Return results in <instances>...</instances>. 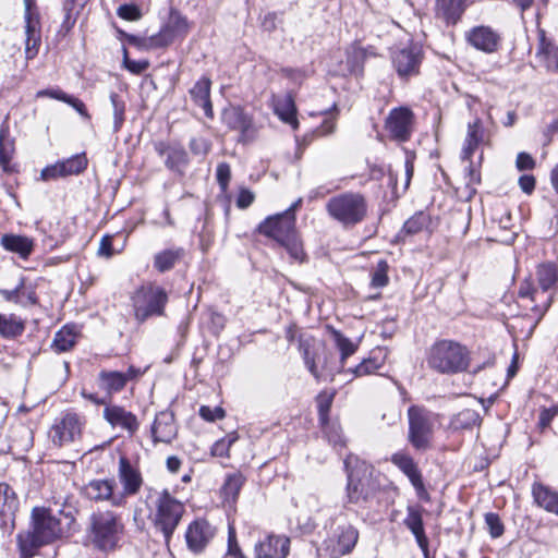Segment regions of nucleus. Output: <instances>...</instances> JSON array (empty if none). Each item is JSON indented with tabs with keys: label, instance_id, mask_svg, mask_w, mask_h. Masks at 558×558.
<instances>
[{
	"label": "nucleus",
	"instance_id": "52",
	"mask_svg": "<svg viewBox=\"0 0 558 558\" xmlns=\"http://www.w3.org/2000/svg\"><path fill=\"white\" fill-rule=\"evenodd\" d=\"M485 130L480 119H475L474 122L468 124V133L465 140L472 142L476 146L484 143Z\"/></svg>",
	"mask_w": 558,
	"mask_h": 558
},
{
	"label": "nucleus",
	"instance_id": "14",
	"mask_svg": "<svg viewBox=\"0 0 558 558\" xmlns=\"http://www.w3.org/2000/svg\"><path fill=\"white\" fill-rule=\"evenodd\" d=\"M189 29L187 19L178 11H171L166 25L150 37V45L155 48L167 47L177 39H183Z\"/></svg>",
	"mask_w": 558,
	"mask_h": 558
},
{
	"label": "nucleus",
	"instance_id": "55",
	"mask_svg": "<svg viewBox=\"0 0 558 558\" xmlns=\"http://www.w3.org/2000/svg\"><path fill=\"white\" fill-rule=\"evenodd\" d=\"M216 179L222 192H226L231 179V169L227 162H220L216 169Z\"/></svg>",
	"mask_w": 558,
	"mask_h": 558
},
{
	"label": "nucleus",
	"instance_id": "60",
	"mask_svg": "<svg viewBox=\"0 0 558 558\" xmlns=\"http://www.w3.org/2000/svg\"><path fill=\"white\" fill-rule=\"evenodd\" d=\"M235 439L234 436H229L228 438L217 440L211 447V454L220 458L228 457L229 449Z\"/></svg>",
	"mask_w": 558,
	"mask_h": 558
},
{
	"label": "nucleus",
	"instance_id": "39",
	"mask_svg": "<svg viewBox=\"0 0 558 558\" xmlns=\"http://www.w3.org/2000/svg\"><path fill=\"white\" fill-rule=\"evenodd\" d=\"M88 0H64L62 4L63 21L61 24L62 29L65 32L71 31L85 8Z\"/></svg>",
	"mask_w": 558,
	"mask_h": 558
},
{
	"label": "nucleus",
	"instance_id": "31",
	"mask_svg": "<svg viewBox=\"0 0 558 558\" xmlns=\"http://www.w3.org/2000/svg\"><path fill=\"white\" fill-rule=\"evenodd\" d=\"M519 296L522 299H530L535 303L531 308L539 320L549 308L553 295H544L539 288H533L530 282L522 283L519 290Z\"/></svg>",
	"mask_w": 558,
	"mask_h": 558
},
{
	"label": "nucleus",
	"instance_id": "42",
	"mask_svg": "<svg viewBox=\"0 0 558 558\" xmlns=\"http://www.w3.org/2000/svg\"><path fill=\"white\" fill-rule=\"evenodd\" d=\"M329 330L337 349L340 351V367L342 368L344 366L345 360L356 352L359 344L332 327H329Z\"/></svg>",
	"mask_w": 558,
	"mask_h": 558
},
{
	"label": "nucleus",
	"instance_id": "46",
	"mask_svg": "<svg viewBox=\"0 0 558 558\" xmlns=\"http://www.w3.org/2000/svg\"><path fill=\"white\" fill-rule=\"evenodd\" d=\"M280 245L286 248L293 260L298 263H304L306 260V254L304 252L303 244L299 239L298 232Z\"/></svg>",
	"mask_w": 558,
	"mask_h": 558
},
{
	"label": "nucleus",
	"instance_id": "47",
	"mask_svg": "<svg viewBox=\"0 0 558 558\" xmlns=\"http://www.w3.org/2000/svg\"><path fill=\"white\" fill-rule=\"evenodd\" d=\"M110 101L113 109V131L118 132L124 122L125 102L114 92L110 94Z\"/></svg>",
	"mask_w": 558,
	"mask_h": 558
},
{
	"label": "nucleus",
	"instance_id": "57",
	"mask_svg": "<svg viewBox=\"0 0 558 558\" xmlns=\"http://www.w3.org/2000/svg\"><path fill=\"white\" fill-rule=\"evenodd\" d=\"M199 416L207 422H215L225 417L226 412L221 407L211 408L209 405H202L199 408Z\"/></svg>",
	"mask_w": 558,
	"mask_h": 558
},
{
	"label": "nucleus",
	"instance_id": "58",
	"mask_svg": "<svg viewBox=\"0 0 558 558\" xmlns=\"http://www.w3.org/2000/svg\"><path fill=\"white\" fill-rule=\"evenodd\" d=\"M558 415V403L549 408H542L538 415V426L542 429L549 427L553 420Z\"/></svg>",
	"mask_w": 558,
	"mask_h": 558
},
{
	"label": "nucleus",
	"instance_id": "59",
	"mask_svg": "<svg viewBox=\"0 0 558 558\" xmlns=\"http://www.w3.org/2000/svg\"><path fill=\"white\" fill-rule=\"evenodd\" d=\"M404 525L409 530H418L421 526H424L423 518L420 510H417L414 507H408V513L404 519Z\"/></svg>",
	"mask_w": 558,
	"mask_h": 558
},
{
	"label": "nucleus",
	"instance_id": "7",
	"mask_svg": "<svg viewBox=\"0 0 558 558\" xmlns=\"http://www.w3.org/2000/svg\"><path fill=\"white\" fill-rule=\"evenodd\" d=\"M135 319L144 323L153 316H162L168 303L166 290L156 283H146L137 288L131 298Z\"/></svg>",
	"mask_w": 558,
	"mask_h": 558
},
{
	"label": "nucleus",
	"instance_id": "61",
	"mask_svg": "<svg viewBox=\"0 0 558 558\" xmlns=\"http://www.w3.org/2000/svg\"><path fill=\"white\" fill-rule=\"evenodd\" d=\"M410 531L414 535L415 541L424 555V558H433L429 554V549H428L429 541L425 534L424 526H421L418 530L415 529V530H410Z\"/></svg>",
	"mask_w": 558,
	"mask_h": 558
},
{
	"label": "nucleus",
	"instance_id": "6",
	"mask_svg": "<svg viewBox=\"0 0 558 558\" xmlns=\"http://www.w3.org/2000/svg\"><path fill=\"white\" fill-rule=\"evenodd\" d=\"M154 505V526L163 535L166 544H169L185 512V506L167 489L156 493Z\"/></svg>",
	"mask_w": 558,
	"mask_h": 558
},
{
	"label": "nucleus",
	"instance_id": "37",
	"mask_svg": "<svg viewBox=\"0 0 558 558\" xmlns=\"http://www.w3.org/2000/svg\"><path fill=\"white\" fill-rule=\"evenodd\" d=\"M481 423L482 417L476 410L463 409L451 417L450 427L453 430L472 429Z\"/></svg>",
	"mask_w": 558,
	"mask_h": 558
},
{
	"label": "nucleus",
	"instance_id": "51",
	"mask_svg": "<svg viewBox=\"0 0 558 558\" xmlns=\"http://www.w3.org/2000/svg\"><path fill=\"white\" fill-rule=\"evenodd\" d=\"M332 400L333 393L324 392L317 397V408L320 424H325L327 421H329L328 415L331 409Z\"/></svg>",
	"mask_w": 558,
	"mask_h": 558
},
{
	"label": "nucleus",
	"instance_id": "48",
	"mask_svg": "<svg viewBox=\"0 0 558 558\" xmlns=\"http://www.w3.org/2000/svg\"><path fill=\"white\" fill-rule=\"evenodd\" d=\"M37 294L35 287L26 284L24 278L19 283V305L27 307L37 304Z\"/></svg>",
	"mask_w": 558,
	"mask_h": 558
},
{
	"label": "nucleus",
	"instance_id": "38",
	"mask_svg": "<svg viewBox=\"0 0 558 558\" xmlns=\"http://www.w3.org/2000/svg\"><path fill=\"white\" fill-rule=\"evenodd\" d=\"M533 497L537 505L545 510L558 514V494L542 484L533 485Z\"/></svg>",
	"mask_w": 558,
	"mask_h": 558
},
{
	"label": "nucleus",
	"instance_id": "12",
	"mask_svg": "<svg viewBox=\"0 0 558 558\" xmlns=\"http://www.w3.org/2000/svg\"><path fill=\"white\" fill-rule=\"evenodd\" d=\"M155 151L161 158L166 168L177 175L183 177L190 165V158L184 146L178 142L158 141L154 144Z\"/></svg>",
	"mask_w": 558,
	"mask_h": 558
},
{
	"label": "nucleus",
	"instance_id": "21",
	"mask_svg": "<svg viewBox=\"0 0 558 558\" xmlns=\"http://www.w3.org/2000/svg\"><path fill=\"white\" fill-rule=\"evenodd\" d=\"M144 374L135 366H130L125 373L117 371H101L98 375V384L109 395L121 391L128 381L138 378Z\"/></svg>",
	"mask_w": 558,
	"mask_h": 558
},
{
	"label": "nucleus",
	"instance_id": "43",
	"mask_svg": "<svg viewBox=\"0 0 558 558\" xmlns=\"http://www.w3.org/2000/svg\"><path fill=\"white\" fill-rule=\"evenodd\" d=\"M76 343V333L72 327L64 326L56 332L52 348L56 352H66Z\"/></svg>",
	"mask_w": 558,
	"mask_h": 558
},
{
	"label": "nucleus",
	"instance_id": "30",
	"mask_svg": "<svg viewBox=\"0 0 558 558\" xmlns=\"http://www.w3.org/2000/svg\"><path fill=\"white\" fill-rule=\"evenodd\" d=\"M211 81L207 76L201 77L190 89V96L194 104L204 110L207 118L214 117L213 104L210 100Z\"/></svg>",
	"mask_w": 558,
	"mask_h": 558
},
{
	"label": "nucleus",
	"instance_id": "5",
	"mask_svg": "<svg viewBox=\"0 0 558 558\" xmlns=\"http://www.w3.org/2000/svg\"><path fill=\"white\" fill-rule=\"evenodd\" d=\"M326 211L341 226L354 227L366 218L367 202L359 192H344L328 199Z\"/></svg>",
	"mask_w": 558,
	"mask_h": 558
},
{
	"label": "nucleus",
	"instance_id": "17",
	"mask_svg": "<svg viewBox=\"0 0 558 558\" xmlns=\"http://www.w3.org/2000/svg\"><path fill=\"white\" fill-rule=\"evenodd\" d=\"M414 114L408 107L393 108L386 118L385 128L391 138L407 142L412 134Z\"/></svg>",
	"mask_w": 558,
	"mask_h": 558
},
{
	"label": "nucleus",
	"instance_id": "24",
	"mask_svg": "<svg viewBox=\"0 0 558 558\" xmlns=\"http://www.w3.org/2000/svg\"><path fill=\"white\" fill-rule=\"evenodd\" d=\"M290 538L284 535H267L255 545L256 558H287Z\"/></svg>",
	"mask_w": 558,
	"mask_h": 558
},
{
	"label": "nucleus",
	"instance_id": "13",
	"mask_svg": "<svg viewBox=\"0 0 558 558\" xmlns=\"http://www.w3.org/2000/svg\"><path fill=\"white\" fill-rule=\"evenodd\" d=\"M113 478H95L82 486L81 495L94 502H108L112 507H123L122 496L114 493Z\"/></svg>",
	"mask_w": 558,
	"mask_h": 558
},
{
	"label": "nucleus",
	"instance_id": "15",
	"mask_svg": "<svg viewBox=\"0 0 558 558\" xmlns=\"http://www.w3.org/2000/svg\"><path fill=\"white\" fill-rule=\"evenodd\" d=\"M359 530L352 524L339 525L327 541L329 558H341L353 551L359 541Z\"/></svg>",
	"mask_w": 558,
	"mask_h": 558
},
{
	"label": "nucleus",
	"instance_id": "4",
	"mask_svg": "<svg viewBox=\"0 0 558 558\" xmlns=\"http://www.w3.org/2000/svg\"><path fill=\"white\" fill-rule=\"evenodd\" d=\"M428 366L440 374H458L466 371L470 364L469 350L452 340L435 342L427 355Z\"/></svg>",
	"mask_w": 558,
	"mask_h": 558
},
{
	"label": "nucleus",
	"instance_id": "1",
	"mask_svg": "<svg viewBox=\"0 0 558 558\" xmlns=\"http://www.w3.org/2000/svg\"><path fill=\"white\" fill-rule=\"evenodd\" d=\"M344 468L348 476L347 502L367 507L376 498L380 488L374 468L353 454L344 459Z\"/></svg>",
	"mask_w": 558,
	"mask_h": 558
},
{
	"label": "nucleus",
	"instance_id": "34",
	"mask_svg": "<svg viewBox=\"0 0 558 558\" xmlns=\"http://www.w3.org/2000/svg\"><path fill=\"white\" fill-rule=\"evenodd\" d=\"M1 245L10 252L19 254L22 258H27L33 252V241L27 236L16 234H4L1 238Z\"/></svg>",
	"mask_w": 558,
	"mask_h": 558
},
{
	"label": "nucleus",
	"instance_id": "32",
	"mask_svg": "<svg viewBox=\"0 0 558 558\" xmlns=\"http://www.w3.org/2000/svg\"><path fill=\"white\" fill-rule=\"evenodd\" d=\"M465 10L464 0H436V14L448 25H454Z\"/></svg>",
	"mask_w": 558,
	"mask_h": 558
},
{
	"label": "nucleus",
	"instance_id": "49",
	"mask_svg": "<svg viewBox=\"0 0 558 558\" xmlns=\"http://www.w3.org/2000/svg\"><path fill=\"white\" fill-rule=\"evenodd\" d=\"M388 263L385 259H380L377 263V266L372 274L371 286L373 288H384L388 284Z\"/></svg>",
	"mask_w": 558,
	"mask_h": 558
},
{
	"label": "nucleus",
	"instance_id": "40",
	"mask_svg": "<svg viewBox=\"0 0 558 558\" xmlns=\"http://www.w3.org/2000/svg\"><path fill=\"white\" fill-rule=\"evenodd\" d=\"M183 254L184 250L181 247L163 250L155 255L154 267L159 272L169 271L181 259Z\"/></svg>",
	"mask_w": 558,
	"mask_h": 558
},
{
	"label": "nucleus",
	"instance_id": "54",
	"mask_svg": "<svg viewBox=\"0 0 558 558\" xmlns=\"http://www.w3.org/2000/svg\"><path fill=\"white\" fill-rule=\"evenodd\" d=\"M391 462L404 474L411 472L412 469L416 466L413 458L403 451L393 453L391 457Z\"/></svg>",
	"mask_w": 558,
	"mask_h": 558
},
{
	"label": "nucleus",
	"instance_id": "2",
	"mask_svg": "<svg viewBox=\"0 0 558 558\" xmlns=\"http://www.w3.org/2000/svg\"><path fill=\"white\" fill-rule=\"evenodd\" d=\"M33 529L17 536L20 549L23 555L32 556L34 551L57 539L62 534L60 520L50 509L35 507L32 511Z\"/></svg>",
	"mask_w": 558,
	"mask_h": 558
},
{
	"label": "nucleus",
	"instance_id": "26",
	"mask_svg": "<svg viewBox=\"0 0 558 558\" xmlns=\"http://www.w3.org/2000/svg\"><path fill=\"white\" fill-rule=\"evenodd\" d=\"M178 427L174 422V414L170 411L159 412L151 425L154 442L171 444L177 437Z\"/></svg>",
	"mask_w": 558,
	"mask_h": 558
},
{
	"label": "nucleus",
	"instance_id": "63",
	"mask_svg": "<svg viewBox=\"0 0 558 558\" xmlns=\"http://www.w3.org/2000/svg\"><path fill=\"white\" fill-rule=\"evenodd\" d=\"M413 487L415 488L417 495L421 497L423 494H426L425 486L423 483L421 471L417 465L412 469L411 472L405 474Z\"/></svg>",
	"mask_w": 558,
	"mask_h": 558
},
{
	"label": "nucleus",
	"instance_id": "22",
	"mask_svg": "<svg viewBox=\"0 0 558 558\" xmlns=\"http://www.w3.org/2000/svg\"><path fill=\"white\" fill-rule=\"evenodd\" d=\"M313 342L314 339L312 337L299 336V350L303 356L306 368L316 379H319L323 374L318 371V364L322 363V369L328 375H333L336 368L329 365L327 355L325 354L322 361L318 353L311 351Z\"/></svg>",
	"mask_w": 558,
	"mask_h": 558
},
{
	"label": "nucleus",
	"instance_id": "50",
	"mask_svg": "<svg viewBox=\"0 0 558 558\" xmlns=\"http://www.w3.org/2000/svg\"><path fill=\"white\" fill-rule=\"evenodd\" d=\"M383 366V360L377 357H368L363 360L359 365L353 368L355 376H365L375 373Z\"/></svg>",
	"mask_w": 558,
	"mask_h": 558
},
{
	"label": "nucleus",
	"instance_id": "20",
	"mask_svg": "<svg viewBox=\"0 0 558 558\" xmlns=\"http://www.w3.org/2000/svg\"><path fill=\"white\" fill-rule=\"evenodd\" d=\"M223 122L232 130L240 132L239 142L248 143L255 138L256 129L253 119L241 107L226 109L222 114Z\"/></svg>",
	"mask_w": 558,
	"mask_h": 558
},
{
	"label": "nucleus",
	"instance_id": "35",
	"mask_svg": "<svg viewBox=\"0 0 558 558\" xmlns=\"http://www.w3.org/2000/svg\"><path fill=\"white\" fill-rule=\"evenodd\" d=\"M536 278L542 293L548 295V290L558 281V265L551 262L539 264L536 269Z\"/></svg>",
	"mask_w": 558,
	"mask_h": 558
},
{
	"label": "nucleus",
	"instance_id": "56",
	"mask_svg": "<svg viewBox=\"0 0 558 558\" xmlns=\"http://www.w3.org/2000/svg\"><path fill=\"white\" fill-rule=\"evenodd\" d=\"M117 14L125 21H137L142 17V12L136 4H122L118 8Z\"/></svg>",
	"mask_w": 558,
	"mask_h": 558
},
{
	"label": "nucleus",
	"instance_id": "10",
	"mask_svg": "<svg viewBox=\"0 0 558 558\" xmlns=\"http://www.w3.org/2000/svg\"><path fill=\"white\" fill-rule=\"evenodd\" d=\"M423 58L422 48L414 44L395 48L390 52L393 70L401 80L405 81L420 74Z\"/></svg>",
	"mask_w": 558,
	"mask_h": 558
},
{
	"label": "nucleus",
	"instance_id": "53",
	"mask_svg": "<svg viewBox=\"0 0 558 558\" xmlns=\"http://www.w3.org/2000/svg\"><path fill=\"white\" fill-rule=\"evenodd\" d=\"M485 524L493 538L500 537L504 534L505 526L497 513L488 512L485 514Z\"/></svg>",
	"mask_w": 558,
	"mask_h": 558
},
{
	"label": "nucleus",
	"instance_id": "8",
	"mask_svg": "<svg viewBox=\"0 0 558 558\" xmlns=\"http://www.w3.org/2000/svg\"><path fill=\"white\" fill-rule=\"evenodd\" d=\"M409 441L417 450H426L430 446L434 433V414L423 407L411 405L408 409Z\"/></svg>",
	"mask_w": 558,
	"mask_h": 558
},
{
	"label": "nucleus",
	"instance_id": "25",
	"mask_svg": "<svg viewBox=\"0 0 558 558\" xmlns=\"http://www.w3.org/2000/svg\"><path fill=\"white\" fill-rule=\"evenodd\" d=\"M104 418L112 427H119L128 432L130 436H133L140 428L136 415L120 405L111 404L105 407Z\"/></svg>",
	"mask_w": 558,
	"mask_h": 558
},
{
	"label": "nucleus",
	"instance_id": "18",
	"mask_svg": "<svg viewBox=\"0 0 558 558\" xmlns=\"http://www.w3.org/2000/svg\"><path fill=\"white\" fill-rule=\"evenodd\" d=\"M19 505L14 489L7 483H0V530L3 535L13 532Z\"/></svg>",
	"mask_w": 558,
	"mask_h": 558
},
{
	"label": "nucleus",
	"instance_id": "27",
	"mask_svg": "<svg viewBox=\"0 0 558 558\" xmlns=\"http://www.w3.org/2000/svg\"><path fill=\"white\" fill-rule=\"evenodd\" d=\"M500 36L488 26H476L468 34V41L477 50L493 53L498 50Z\"/></svg>",
	"mask_w": 558,
	"mask_h": 558
},
{
	"label": "nucleus",
	"instance_id": "64",
	"mask_svg": "<svg viewBox=\"0 0 558 558\" xmlns=\"http://www.w3.org/2000/svg\"><path fill=\"white\" fill-rule=\"evenodd\" d=\"M228 555L233 558H244V555L242 554L241 548L238 544L235 531L233 530V527L229 529Z\"/></svg>",
	"mask_w": 558,
	"mask_h": 558
},
{
	"label": "nucleus",
	"instance_id": "44",
	"mask_svg": "<svg viewBox=\"0 0 558 558\" xmlns=\"http://www.w3.org/2000/svg\"><path fill=\"white\" fill-rule=\"evenodd\" d=\"M429 223V217L423 211L416 213L409 218L401 230L402 233L413 235L421 232Z\"/></svg>",
	"mask_w": 558,
	"mask_h": 558
},
{
	"label": "nucleus",
	"instance_id": "33",
	"mask_svg": "<svg viewBox=\"0 0 558 558\" xmlns=\"http://www.w3.org/2000/svg\"><path fill=\"white\" fill-rule=\"evenodd\" d=\"M536 58L548 71H558V47L545 37H539Z\"/></svg>",
	"mask_w": 558,
	"mask_h": 558
},
{
	"label": "nucleus",
	"instance_id": "16",
	"mask_svg": "<svg viewBox=\"0 0 558 558\" xmlns=\"http://www.w3.org/2000/svg\"><path fill=\"white\" fill-rule=\"evenodd\" d=\"M118 478L122 486L119 496H122V505L126 504L129 496H135L141 490L144 480L137 465L133 464L126 457L119 458Z\"/></svg>",
	"mask_w": 558,
	"mask_h": 558
},
{
	"label": "nucleus",
	"instance_id": "29",
	"mask_svg": "<svg viewBox=\"0 0 558 558\" xmlns=\"http://www.w3.org/2000/svg\"><path fill=\"white\" fill-rule=\"evenodd\" d=\"M25 19V53L27 59H33L41 43V25L39 14L24 16Z\"/></svg>",
	"mask_w": 558,
	"mask_h": 558
},
{
	"label": "nucleus",
	"instance_id": "23",
	"mask_svg": "<svg viewBox=\"0 0 558 558\" xmlns=\"http://www.w3.org/2000/svg\"><path fill=\"white\" fill-rule=\"evenodd\" d=\"M215 529L206 520L193 521L185 533L187 547L194 554H199L214 537Z\"/></svg>",
	"mask_w": 558,
	"mask_h": 558
},
{
	"label": "nucleus",
	"instance_id": "9",
	"mask_svg": "<svg viewBox=\"0 0 558 558\" xmlns=\"http://www.w3.org/2000/svg\"><path fill=\"white\" fill-rule=\"evenodd\" d=\"M302 205V198L296 199L281 214L267 217L259 226V233L274 239L281 244L298 231L295 228V210Z\"/></svg>",
	"mask_w": 558,
	"mask_h": 558
},
{
	"label": "nucleus",
	"instance_id": "19",
	"mask_svg": "<svg viewBox=\"0 0 558 558\" xmlns=\"http://www.w3.org/2000/svg\"><path fill=\"white\" fill-rule=\"evenodd\" d=\"M87 158L85 154H77L70 158L57 161L54 165L47 166L41 170V179L45 181L65 178L69 175H77L87 167Z\"/></svg>",
	"mask_w": 558,
	"mask_h": 558
},
{
	"label": "nucleus",
	"instance_id": "62",
	"mask_svg": "<svg viewBox=\"0 0 558 558\" xmlns=\"http://www.w3.org/2000/svg\"><path fill=\"white\" fill-rule=\"evenodd\" d=\"M124 65L125 68L134 73V74H141L143 73L144 71H146L149 66V62L147 60H140V61H135V60H131L128 58V52L126 50L124 49Z\"/></svg>",
	"mask_w": 558,
	"mask_h": 558
},
{
	"label": "nucleus",
	"instance_id": "36",
	"mask_svg": "<svg viewBox=\"0 0 558 558\" xmlns=\"http://www.w3.org/2000/svg\"><path fill=\"white\" fill-rule=\"evenodd\" d=\"M25 322L15 314H0V335L14 339L23 335Z\"/></svg>",
	"mask_w": 558,
	"mask_h": 558
},
{
	"label": "nucleus",
	"instance_id": "28",
	"mask_svg": "<svg viewBox=\"0 0 558 558\" xmlns=\"http://www.w3.org/2000/svg\"><path fill=\"white\" fill-rule=\"evenodd\" d=\"M272 108L275 114L284 123L290 124L293 130H298L299 120L296 118V106L291 94L284 96H272Z\"/></svg>",
	"mask_w": 558,
	"mask_h": 558
},
{
	"label": "nucleus",
	"instance_id": "45",
	"mask_svg": "<svg viewBox=\"0 0 558 558\" xmlns=\"http://www.w3.org/2000/svg\"><path fill=\"white\" fill-rule=\"evenodd\" d=\"M324 434L329 444L335 448H343L345 446V439L342 435L341 426L336 422H329L322 424Z\"/></svg>",
	"mask_w": 558,
	"mask_h": 558
},
{
	"label": "nucleus",
	"instance_id": "11",
	"mask_svg": "<svg viewBox=\"0 0 558 558\" xmlns=\"http://www.w3.org/2000/svg\"><path fill=\"white\" fill-rule=\"evenodd\" d=\"M84 424L78 414L66 412L51 426L49 437L59 447L74 442L81 438Z\"/></svg>",
	"mask_w": 558,
	"mask_h": 558
},
{
	"label": "nucleus",
	"instance_id": "41",
	"mask_svg": "<svg viewBox=\"0 0 558 558\" xmlns=\"http://www.w3.org/2000/svg\"><path fill=\"white\" fill-rule=\"evenodd\" d=\"M245 483V476L241 472L227 474L221 492L228 502H235L241 488Z\"/></svg>",
	"mask_w": 558,
	"mask_h": 558
},
{
	"label": "nucleus",
	"instance_id": "3",
	"mask_svg": "<svg viewBox=\"0 0 558 558\" xmlns=\"http://www.w3.org/2000/svg\"><path fill=\"white\" fill-rule=\"evenodd\" d=\"M123 530L121 517L111 510H97L89 515L87 535L93 546L99 550L116 549Z\"/></svg>",
	"mask_w": 558,
	"mask_h": 558
}]
</instances>
